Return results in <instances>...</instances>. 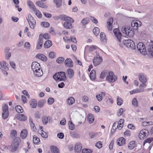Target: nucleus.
Returning <instances> with one entry per match:
<instances>
[{
  "label": "nucleus",
  "mask_w": 153,
  "mask_h": 153,
  "mask_svg": "<svg viewBox=\"0 0 153 153\" xmlns=\"http://www.w3.org/2000/svg\"><path fill=\"white\" fill-rule=\"evenodd\" d=\"M113 32L117 38V40L119 42L118 43L120 47H123V44L124 45L128 48L131 50H135L136 49L135 43L132 40L128 39L124 40L123 41L122 43H121L122 34L118 28L114 29L113 30Z\"/></svg>",
  "instance_id": "nucleus-1"
},
{
  "label": "nucleus",
  "mask_w": 153,
  "mask_h": 153,
  "mask_svg": "<svg viewBox=\"0 0 153 153\" xmlns=\"http://www.w3.org/2000/svg\"><path fill=\"white\" fill-rule=\"evenodd\" d=\"M31 69L33 72L34 75L35 76L40 77L43 74L42 70L40 68V64L36 62L32 63Z\"/></svg>",
  "instance_id": "nucleus-2"
},
{
  "label": "nucleus",
  "mask_w": 153,
  "mask_h": 153,
  "mask_svg": "<svg viewBox=\"0 0 153 153\" xmlns=\"http://www.w3.org/2000/svg\"><path fill=\"white\" fill-rule=\"evenodd\" d=\"M121 31L123 33L125 34L129 37H133L134 35V31L128 26H123L122 28Z\"/></svg>",
  "instance_id": "nucleus-3"
},
{
  "label": "nucleus",
  "mask_w": 153,
  "mask_h": 153,
  "mask_svg": "<svg viewBox=\"0 0 153 153\" xmlns=\"http://www.w3.org/2000/svg\"><path fill=\"white\" fill-rule=\"evenodd\" d=\"M53 77L56 81H65L66 79L65 73L62 71L55 74L53 75Z\"/></svg>",
  "instance_id": "nucleus-4"
},
{
  "label": "nucleus",
  "mask_w": 153,
  "mask_h": 153,
  "mask_svg": "<svg viewBox=\"0 0 153 153\" xmlns=\"http://www.w3.org/2000/svg\"><path fill=\"white\" fill-rule=\"evenodd\" d=\"M21 142V140L19 137H16L14 139L11 145V151L12 152H14L18 149V147Z\"/></svg>",
  "instance_id": "nucleus-5"
},
{
  "label": "nucleus",
  "mask_w": 153,
  "mask_h": 153,
  "mask_svg": "<svg viewBox=\"0 0 153 153\" xmlns=\"http://www.w3.org/2000/svg\"><path fill=\"white\" fill-rule=\"evenodd\" d=\"M117 80V76L115 75L112 71H108L107 76L106 77V80L109 82H114Z\"/></svg>",
  "instance_id": "nucleus-6"
},
{
  "label": "nucleus",
  "mask_w": 153,
  "mask_h": 153,
  "mask_svg": "<svg viewBox=\"0 0 153 153\" xmlns=\"http://www.w3.org/2000/svg\"><path fill=\"white\" fill-rule=\"evenodd\" d=\"M2 117L4 119L7 118L9 115L8 107L7 104H4L2 105Z\"/></svg>",
  "instance_id": "nucleus-7"
},
{
  "label": "nucleus",
  "mask_w": 153,
  "mask_h": 153,
  "mask_svg": "<svg viewBox=\"0 0 153 153\" xmlns=\"http://www.w3.org/2000/svg\"><path fill=\"white\" fill-rule=\"evenodd\" d=\"M137 48L140 52L144 55L147 54L145 45L142 42H139L137 45Z\"/></svg>",
  "instance_id": "nucleus-8"
},
{
  "label": "nucleus",
  "mask_w": 153,
  "mask_h": 153,
  "mask_svg": "<svg viewBox=\"0 0 153 153\" xmlns=\"http://www.w3.org/2000/svg\"><path fill=\"white\" fill-rule=\"evenodd\" d=\"M27 19L30 28L34 29L36 24V20L30 14L28 15V18H27Z\"/></svg>",
  "instance_id": "nucleus-9"
},
{
  "label": "nucleus",
  "mask_w": 153,
  "mask_h": 153,
  "mask_svg": "<svg viewBox=\"0 0 153 153\" xmlns=\"http://www.w3.org/2000/svg\"><path fill=\"white\" fill-rule=\"evenodd\" d=\"M8 65L4 61L1 62H0V69L1 70L2 72L5 75H7V71L8 70L7 67Z\"/></svg>",
  "instance_id": "nucleus-10"
},
{
  "label": "nucleus",
  "mask_w": 153,
  "mask_h": 153,
  "mask_svg": "<svg viewBox=\"0 0 153 153\" xmlns=\"http://www.w3.org/2000/svg\"><path fill=\"white\" fill-rule=\"evenodd\" d=\"M149 134V131L146 129H143L140 131L138 135V137L140 140H143L144 138L146 137Z\"/></svg>",
  "instance_id": "nucleus-11"
},
{
  "label": "nucleus",
  "mask_w": 153,
  "mask_h": 153,
  "mask_svg": "<svg viewBox=\"0 0 153 153\" xmlns=\"http://www.w3.org/2000/svg\"><path fill=\"white\" fill-rule=\"evenodd\" d=\"M102 61V57L100 56L99 54L97 55L96 56L94 57L93 59V63L94 65L95 66L99 65Z\"/></svg>",
  "instance_id": "nucleus-12"
},
{
  "label": "nucleus",
  "mask_w": 153,
  "mask_h": 153,
  "mask_svg": "<svg viewBox=\"0 0 153 153\" xmlns=\"http://www.w3.org/2000/svg\"><path fill=\"white\" fill-rule=\"evenodd\" d=\"M141 22L139 21H133L131 23V27L133 29L137 30L138 27L141 26Z\"/></svg>",
  "instance_id": "nucleus-13"
},
{
  "label": "nucleus",
  "mask_w": 153,
  "mask_h": 153,
  "mask_svg": "<svg viewBox=\"0 0 153 153\" xmlns=\"http://www.w3.org/2000/svg\"><path fill=\"white\" fill-rule=\"evenodd\" d=\"M73 21H66L63 24L64 27L67 29H71L72 28V23L74 22V20L72 19Z\"/></svg>",
  "instance_id": "nucleus-14"
},
{
  "label": "nucleus",
  "mask_w": 153,
  "mask_h": 153,
  "mask_svg": "<svg viewBox=\"0 0 153 153\" xmlns=\"http://www.w3.org/2000/svg\"><path fill=\"white\" fill-rule=\"evenodd\" d=\"M60 19L63 21H73L72 18L68 17L65 15H60Z\"/></svg>",
  "instance_id": "nucleus-15"
},
{
  "label": "nucleus",
  "mask_w": 153,
  "mask_h": 153,
  "mask_svg": "<svg viewBox=\"0 0 153 153\" xmlns=\"http://www.w3.org/2000/svg\"><path fill=\"white\" fill-rule=\"evenodd\" d=\"M65 65L69 68H72L73 66V63L70 58L67 59L65 62Z\"/></svg>",
  "instance_id": "nucleus-16"
},
{
  "label": "nucleus",
  "mask_w": 153,
  "mask_h": 153,
  "mask_svg": "<svg viewBox=\"0 0 153 153\" xmlns=\"http://www.w3.org/2000/svg\"><path fill=\"white\" fill-rule=\"evenodd\" d=\"M10 50V48H9L7 47L5 48L4 50V52L5 53V58L7 60L9 59L11 56V53L9 52Z\"/></svg>",
  "instance_id": "nucleus-17"
},
{
  "label": "nucleus",
  "mask_w": 153,
  "mask_h": 153,
  "mask_svg": "<svg viewBox=\"0 0 153 153\" xmlns=\"http://www.w3.org/2000/svg\"><path fill=\"white\" fill-rule=\"evenodd\" d=\"M138 78L142 82H147V79L146 76L143 73L139 74Z\"/></svg>",
  "instance_id": "nucleus-18"
},
{
  "label": "nucleus",
  "mask_w": 153,
  "mask_h": 153,
  "mask_svg": "<svg viewBox=\"0 0 153 153\" xmlns=\"http://www.w3.org/2000/svg\"><path fill=\"white\" fill-rule=\"evenodd\" d=\"M82 149V145L79 143H76L75 146V150L77 153H80Z\"/></svg>",
  "instance_id": "nucleus-19"
},
{
  "label": "nucleus",
  "mask_w": 153,
  "mask_h": 153,
  "mask_svg": "<svg viewBox=\"0 0 153 153\" xmlns=\"http://www.w3.org/2000/svg\"><path fill=\"white\" fill-rule=\"evenodd\" d=\"M125 139L123 137H120L117 141V144L119 146H121L125 144Z\"/></svg>",
  "instance_id": "nucleus-20"
},
{
  "label": "nucleus",
  "mask_w": 153,
  "mask_h": 153,
  "mask_svg": "<svg viewBox=\"0 0 153 153\" xmlns=\"http://www.w3.org/2000/svg\"><path fill=\"white\" fill-rule=\"evenodd\" d=\"M36 57L44 61H46L47 60L46 57L44 55L42 54H38L36 55Z\"/></svg>",
  "instance_id": "nucleus-21"
},
{
  "label": "nucleus",
  "mask_w": 153,
  "mask_h": 153,
  "mask_svg": "<svg viewBox=\"0 0 153 153\" xmlns=\"http://www.w3.org/2000/svg\"><path fill=\"white\" fill-rule=\"evenodd\" d=\"M66 74L69 78L71 79L74 76V72L72 69L69 68L67 71Z\"/></svg>",
  "instance_id": "nucleus-22"
},
{
  "label": "nucleus",
  "mask_w": 153,
  "mask_h": 153,
  "mask_svg": "<svg viewBox=\"0 0 153 153\" xmlns=\"http://www.w3.org/2000/svg\"><path fill=\"white\" fill-rule=\"evenodd\" d=\"M42 121L43 123L45 125H46L48 122V120H50L51 119V117H47L45 116H43L42 117Z\"/></svg>",
  "instance_id": "nucleus-23"
},
{
  "label": "nucleus",
  "mask_w": 153,
  "mask_h": 153,
  "mask_svg": "<svg viewBox=\"0 0 153 153\" xmlns=\"http://www.w3.org/2000/svg\"><path fill=\"white\" fill-rule=\"evenodd\" d=\"M51 151L52 153H59V149L56 146H51Z\"/></svg>",
  "instance_id": "nucleus-24"
},
{
  "label": "nucleus",
  "mask_w": 153,
  "mask_h": 153,
  "mask_svg": "<svg viewBox=\"0 0 153 153\" xmlns=\"http://www.w3.org/2000/svg\"><path fill=\"white\" fill-rule=\"evenodd\" d=\"M87 119L90 123H92L94 122V119L93 115L92 114H90L87 116Z\"/></svg>",
  "instance_id": "nucleus-25"
},
{
  "label": "nucleus",
  "mask_w": 153,
  "mask_h": 153,
  "mask_svg": "<svg viewBox=\"0 0 153 153\" xmlns=\"http://www.w3.org/2000/svg\"><path fill=\"white\" fill-rule=\"evenodd\" d=\"M27 134L26 129H23L21 132L20 137L22 139H25L27 136Z\"/></svg>",
  "instance_id": "nucleus-26"
},
{
  "label": "nucleus",
  "mask_w": 153,
  "mask_h": 153,
  "mask_svg": "<svg viewBox=\"0 0 153 153\" xmlns=\"http://www.w3.org/2000/svg\"><path fill=\"white\" fill-rule=\"evenodd\" d=\"M148 50L149 54L153 56V45H150L148 46Z\"/></svg>",
  "instance_id": "nucleus-27"
},
{
  "label": "nucleus",
  "mask_w": 153,
  "mask_h": 153,
  "mask_svg": "<svg viewBox=\"0 0 153 153\" xmlns=\"http://www.w3.org/2000/svg\"><path fill=\"white\" fill-rule=\"evenodd\" d=\"M108 71L105 70L102 71L100 75V78L101 79H104L105 76L107 77Z\"/></svg>",
  "instance_id": "nucleus-28"
},
{
  "label": "nucleus",
  "mask_w": 153,
  "mask_h": 153,
  "mask_svg": "<svg viewBox=\"0 0 153 153\" xmlns=\"http://www.w3.org/2000/svg\"><path fill=\"white\" fill-rule=\"evenodd\" d=\"M46 102V101L45 100H39L38 102V107L40 108H42Z\"/></svg>",
  "instance_id": "nucleus-29"
},
{
  "label": "nucleus",
  "mask_w": 153,
  "mask_h": 153,
  "mask_svg": "<svg viewBox=\"0 0 153 153\" xmlns=\"http://www.w3.org/2000/svg\"><path fill=\"white\" fill-rule=\"evenodd\" d=\"M30 123L32 130L33 131H36V129L34 123L33 121V120L31 118H30Z\"/></svg>",
  "instance_id": "nucleus-30"
},
{
  "label": "nucleus",
  "mask_w": 153,
  "mask_h": 153,
  "mask_svg": "<svg viewBox=\"0 0 153 153\" xmlns=\"http://www.w3.org/2000/svg\"><path fill=\"white\" fill-rule=\"evenodd\" d=\"M33 11L35 13V15L38 17L39 18L42 17V14L39 10L36 9V8H33Z\"/></svg>",
  "instance_id": "nucleus-31"
},
{
  "label": "nucleus",
  "mask_w": 153,
  "mask_h": 153,
  "mask_svg": "<svg viewBox=\"0 0 153 153\" xmlns=\"http://www.w3.org/2000/svg\"><path fill=\"white\" fill-rule=\"evenodd\" d=\"M52 45L51 42L50 40H48L45 41L44 44V46L45 48H50Z\"/></svg>",
  "instance_id": "nucleus-32"
},
{
  "label": "nucleus",
  "mask_w": 153,
  "mask_h": 153,
  "mask_svg": "<svg viewBox=\"0 0 153 153\" xmlns=\"http://www.w3.org/2000/svg\"><path fill=\"white\" fill-rule=\"evenodd\" d=\"M75 102V100L72 97H69L68 99L67 103L69 105H72Z\"/></svg>",
  "instance_id": "nucleus-33"
},
{
  "label": "nucleus",
  "mask_w": 153,
  "mask_h": 153,
  "mask_svg": "<svg viewBox=\"0 0 153 153\" xmlns=\"http://www.w3.org/2000/svg\"><path fill=\"white\" fill-rule=\"evenodd\" d=\"M19 120L22 121H25L27 120V117L25 115L23 114H19L18 117Z\"/></svg>",
  "instance_id": "nucleus-34"
},
{
  "label": "nucleus",
  "mask_w": 153,
  "mask_h": 153,
  "mask_svg": "<svg viewBox=\"0 0 153 153\" xmlns=\"http://www.w3.org/2000/svg\"><path fill=\"white\" fill-rule=\"evenodd\" d=\"M135 141H132L130 142L128 144V147L129 149H132L135 147Z\"/></svg>",
  "instance_id": "nucleus-35"
},
{
  "label": "nucleus",
  "mask_w": 153,
  "mask_h": 153,
  "mask_svg": "<svg viewBox=\"0 0 153 153\" xmlns=\"http://www.w3.org/2000/svg\"><path fill=\"white\" fill-rule=\"evenodd\" d=\"M90 77L91 79L93 80L95 79L96 78L95 71L94 70H92L90 73Z\"/></svg>",
  "instance_id": "nucleus-36"
},
{
  "label": "nucleus",
  "mask_w": 153,
  "mask_h": 153,
  "mask_svg": "<svg viewBox=\"0 0 153 153\" xmlns=\"http://www.w3.org/2000/svg\"><path fill=\"white\" fill-rule=\"evenodd\" d=\"M100 36L101 41L104 42H106V40L105 39L106 36L105 33H100Z\"/></svg>",
  "instance_id": "nucleus-37"
},
{
  "label": "nucleus",
  "mask_w": 153,
  "mask_h": 153,
  "mask_svg": "<svg viewBox=\"0 0 153 153\" xmlns=\"http://www.w3.org/2000/svg\"><path fill=\"white\" fill-rule=\"evenodd\" d=\"M117 104L118 105H121L123 103V100L119 96L117 97Z\"/></svg>",
  "instance_id": "nucleus-38"
},
{
  "label": "nucleus",
  "mask_w": 153,
  "mask_h": 153,
  "mask_svg": "<svg viewBox=\"0 0 153 153\" xmlns=\"http://www.w3.org/2000/svg\"><path fill=\"white\" fill-rule=\"evenodd\" d=\"M15 109L16 111L19 113H22L23 111L22 107L20 105H17V106H16L15 107Z\"/></svg>",
  "instance_id": "nucleus-39"
},
{
  "label": "nucleus",
  "mask_w": 153,
  "mask_h": 153,
  "mask_svg": "<svg viewBox=\"0 0 153 153\" xmlns=\"http://www.w3.org/2000/svg\"><path fill=\"white\" fill-rule=\"evenodd\" d=\"M30 107L32 108H36L37 106V103L36 100L35 99L33 100L30 102Z\"/></svg>",
  "instance_id": "nucleus-40"
},
{
  "label": "nucleus",
  "mask_w": 153,
  "mask_h": 153,
  "mask_svg": "<svg viewBox=\"0 0 153 153\" xmlns=\"http://www.w3.org/2000/svg\"><path fill=\"white\" fill-rule=\"evenodd\" d=\"M27 4L29 7L32 8L33 10V8H36L33 3L30 0H28L27 1Z\"/></svg>",
  "instance_id": "nucleus-41"
},
{
  "label": "nucleus",
  "mask_w": 153,
  "mask_h": 153,
  "mask_svg": "<svg viewBox=\"0 0 153 153\" xmlns=\"http://www.w3.org/2000/svg\"><path fill=\"white\" fill-rule=\"evenodd\" d=\"M62 0H54V2L56 4V7H59L62 4Z\"/></svg>",
  "instance_id": "nucleus-42"
},
{
  "label": "nucleus",
  "mask_w": 153,
  "mask_h": 153,
  "mask_svg": "<svg viewBox=\"0 0 153 153\" xmlns=\"http://www.w3.org/2000/svg\"><path fill=\"white\" fill-rule=\"evenodd\" d=\"M43 39V36L42 34H40L39 36V38L38 40L37 44L38 45L39 44H43V41L42 40Z\"/></svg>",
  "instance_id": "nucleus-43"
},
{
  "label": "nucleus",
  "mask_w": 153,
  "mask_h": 153,
  "mask_svg": "<svg viewBox=\"0 0 153 153\" xmlns=\"http://www.w3.org/2000/svg\"><path fill=\"white\" fill-rule=\"evenodd\" d=\"M93 32L95 36H97L100 33L99 29L97 27L94 28L93 30Z\"/></svg>",
  "instance_id": "nucleus-44"
},
{
  "label": "nucleus",
  "mask_w": 153,
  "mask_h": 153,
  "mask_svg": "<svg viewBox=\"0 0 153 153\" xmlns=\"http://www.w3.org/2000/svg\"><path fill=\"white\" fill-rule=\"evenodd\" d=\"M33 143L35 144H37L40 141V139L39 138L34 136L33 138Z\"/></svg>",
  "instance_id": "nucleus-45"
},
{
  "label": "nucleus",
  "mask_w": 153,
  "mask_h": 153,
  "mask_svg": "<svg viewBox=\"0 0 153 153\" xmlns=\"http://www.w3.org/2000/svg\"><path fill=\"white\" fill-rule=\"evenodd\" d=\"M17 135V132L16 130H13L10 132V135L12 138H14Z\"/></svg>",
  "instance_id": "nucleus-46"
},
{
  "label": "nucleus",
  "mask_w": 153,
  "mask_h": 153,
  "mask_svg": "<svg viewBox=\"0 0 153 153\" xmlns=\"http://www.w3.org/2000/svg\"><path fill=\"white\" fill-rule=\"evenodd\" d=\"M132 104L135 107H137L138 106V102L136 98H134L133 99Z\"/></svg>",
  "instance_id": "nucleus-47"
},
{
  "label": "nucleus",
  "mask_w": 153,
  "mask_h": 153,
  "mask_svg": "<svg viewBox=\"0 0 153 153\" xmlns=\"http://www.w3.org/2000/svg\"><path fill=\"white\" fill-rule=\"evenodd\" d=\"M89 22V19L87 18L83 19L81 21V23L83 25L87 24Z\"/></svg>",
  "instance_id": "nucleus-48"
},
{
  "label": "nucleus",
  "mask_w": 153,
  "mask_h": 153,
  "mask_svg": "<svg viewBox=\"0 0 153 153\" xmlns=\"http://www.w3.org/2000/svg\"><path fill=\"white\" fill-rule=\"evenodd\" d=\"M93 151L90 149H84L82 150V153H91Z\"/></svg>",
  "instance_id": "nucleus-49"
},
{
  "label": "nucleus",
  "mask_w": 153,
  "mask_h": 153,
  "mask_svg": "<svg viewBox=\"0 0 153 153\" xmlns=\"http://www.w3.org/2000/svg\"><path fill=\"white\" fill-rule=\"evenodd\" d=\"M64 59L62 57H59L56 59V62L60 64L63 62Z\"/></svg>",
  "instance_id": "nucleus-50"
},
{
  "label": "nucleus",
  "mask_w": 153,
  "mask_h": 153,
  "mask_svg": "<svg viewBox=\"0 0 153 153\" xmlns=\"http://www.w3.org/2000/svg\"><path fill=\"white\" fill-rule=\"evenodd\" d=\"M153 140L152 138H147L144 141L143 143V145H145V144L146 143H150Z\"/></svg>",
  "instance_id": "nucleus-51"
},
{
  "label": "nucleus",
  "mask_w": 153,
  "mask_h": 153,
  "mask_svg": "<svg viewBox=\"0 0 153 153\" xmlns=\"http://www.w3.org/2000/svg\"><path fill=\"white\" fill-rule=\"evenodd\" d=\"M54 102V99L53 98H49L48 101V103L49 105H51Z\"/></svg>",
  "instance_id": "nucleus-52"
},
{
  "label": "nucleus",
  "mask_w": 153,
  "mask_h": 153,
  "mask_svg": "<svg viewBox=\"0 0 153 153\" xmlns=\"http://www.w3.org/2000/svg\"><path fill=\"white\" fill-rule=\"evenodd\" d=\"M96 98L98 101L99 102H101L102 100V97L100 95V94H98L96 96Z\"/></svg>",
  "instance_id": "nucleus-53"
},
{
  "label": "nucleus",
  "mask_w": 153,
  "mask_h": 153,
  "mask_svg": "<svg viewBox=\"0 0 153 153\" xmlns=\"http://www.w3.org/2000/svg\"><path fill=\"white\" fill-rule=\"evenodd\" d=\"M55 55L56 54L54 52H51L49 53V56L51 59H53L54 58Z\"/></svg>",
  "instance_id": "nucleus-54"
},
{
  "label": "nucleus",
  "mask_w": 153,
  "mask_h": 153,
  "mask_svg": "<svg viewBox=\"0 0 153 153\" xmlns=\"http://www.w3.org/2000/svg\"><path fill=\"white\" fill-rule=\"evenodd\" d=\"M71 136L73 138H78L79 137V134L76 133H71Z\"/></svg>",
  "instance_id": "nucleus-55"
},
{
  "label": "nucleus",
  "mask_w": 153,
  "mask_h": 153,
  "mask_svg": "<svg viewBox=\"0 0 153 153\" xmlns=\"http://www.w3.org/2000/svg\"><path fill=\"white\" fill-rule=\"evenodd\" d=\"M102 144L100 141L97 142L95 144V146L99 149L101 148L102 147Z\"/></svg>",
  "instance_id": "nucleus-56"
},
{
  "label": "nucleus",
  "mask_w": 153,
  "mask_h": 153,
  "mask_svg": "<svg viewBox=\"0 0 153 153\" xmlns=\"http://www.w3.org/2000/svg\"><path fill=\"white\" fill-rule=\"evenodd\" d=\"M42 25L44 27H47L49 26V23L48 22H43L41 23Z\"/></svg>",
  "instance_id": "nucleus-57"
},
{
  "label": "nucleus",
  "mask_w": 153,
  "mask_h": 153,
  "mask_svg": "<svg viewBox=\"0 0 153 153\" xmlns=\"http://www.w3.org/2000/svg\"><path fill=\"white\" fill-rule=\"evenodd\" d=\"M69 128L71 130H73L74 129V125L71 122L69 124Z\"/></svg>",
  "instance_id": "nucleus-58"
},
{
  "label": "nucleus",
  "mask_w": 153,
  "mask_h": 153,
  "mask_svg": "<svg viewBox=\"0 0 153 153\" xmlns=\"http://www.w3.org/2000/svg\"><path fill=\"white\" fill-rule=\"evenodd\" d=\"M98 47L96 46H91L90 47L89 50L91 51H93L96 49Z\"/></svg>",
  "instance_id": "nucleus-59"
},
{
  "label": "nucleus",
  "mask_w": 153,
  "mask_h": 153,
  "mask_svg": "<svg viewBox=\"0 0 153 153\" xmlns=\"http://www.w3.org/2000/svg\"><path fill=\"white\" fill-rule=\"evenodd\" d=\"M43 14L47 18H51L52 16L51 14L45 12H43Z\"/></svg>",
  "instance_id": "nucleus-60"
},
{
  "label": "nucleus",
  "mask_w": 153,
  "mask_h": 153,
  "mask_svg": "<svg viewBox=\"0 0 153 153\" xmlns=\"http://www.w3.org/2000/svg\"><path fill=\"white\" fill-rule=\"evenodd\" d=\"M24 47L27 49H30V45L28 42H26L24 44Z\"/></svg>",
  "instance_id": "nucleus-61"
},
{
  "label": "nucleus",
  "mask_w": 153,
  "mask_h": 153,
  "mask_svg": "<svg viewBox=\"0 0 153 153\" xmlns=\"http://www.w3.org/2000/svg\"><path fill=\"white\" fill-rule=\"evenodd\" d=\"M57 136L58 138L62 139L64 138V135L62 133H60L58 134Z\"/></svg>",
  "instance_id": "nucleus-62"
},
{
  "label": "nucleus",
  "mask_w": 153,
  "mask_h": 153,
  "mask_svg": "<svg viewBox=\"0 0 153 153\" xmlns=\"http://www.w3.org/2000/svg\"><path fill=\"white\" fill-rule=\"evenodd\" d=\"M70 39L71 41H72L73 42L75 43H76L77 41L75 37L71 36L70 37Z\"/></svg>",
  "instance_id": "nucleus-63"
},
{
  "label": "nucleus",
  "mask_w": 153,
  "mask_h": 153,
  "mask_svg": "<svg viewBox=\"0 0 153 153\" xmlns=\"http://www.w3.org/2000/svg\"><path fill=\"white\" fill-rule=\"evenodd\" d=\"M91 19L95 24H97L98 22L97 20L94 17H91Z\"/></svg>",
  "instance_id": "nucleus-64"
}]
</instances>
